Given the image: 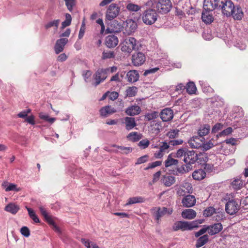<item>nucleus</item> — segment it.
<instances>
[{
  "label": "nucleus",
  "mask_w": 248,
  "mask_h": 248,
  "mask_svg": "<svg viewBox=\"0 0 248 248\" xmlns=\"http://www.w3.org/2000/svg\"><path fill=\"white\" fill-rule=\"evenodd\" d=\"M237 140L234 138H231L229 139H227L224 140V142L226 143V144H223L222 146V148H227L228 145H234L236 144Z\"/></svg>",
  "instance_id": "3c124183"
},
{
  "label": "nucleus",
  "mask_w": 248,
  "mask_h": 248,
  "mask_svg": "<svg viewBox=\"0 0 248 248\" xmlns=\"http://www.w3.org/2000/svg\"><path fill=\"white\" fill-rule=\"evenodd\" d=\"M210 129V125H201L198 133L200 137H203L209 133Z\"/></svg>",
  "instance_id": "473e14b6"
},
{
  "label": "nucleus",
  "mask_w": 248,
  "mask_h": 248,
  "mask_svg": "<svg viewBox=\"0 0 248 248\" xmlns=\"http://www.w3.org/2000/svg\"><path fill=\"white\" fill-rule=\"evenodd\" d=\"M191 169V167L187 164L182 165L180 167L177 166V170L179 173L183 174L189 171Z\"/></svg>",
  "instance_id": "37998d69"
},
{
  "label": "nucleus",
  "mask_w": 248,
  "mask_h": 248,
  "mask_svg": "<svg viewBox=\"0 0 248 248\" xmlns=\"http://www.w3.org/2000/svg\"><path fill=\"white\" fill-rule=\"evenodd\" d=\"M141 109L139 106L137 105L131 106L128 107L125 112L126 114L130 116H134L138 115L140 112Z\"/></svg>",
  "instance_id": "bb28decb"
},
{
  "label": "nucleus",
  "mask_w": 248,
  "mask_h": 248,
  "mask_svg": "<svg viewBox=\"0 0 248 248\" xmlns=\"http://www.w3.org/2000/svg\"><path fill=\"white\" fill-rule=\"evenodd\" d=\"M163 182L166 186H170L175 183V179L174 176H168L164 177Z\"/></svg>",
  "instance_id": "a19ab883"
},
{
  "label": "nucleus",
  "mask_w": 248,
  "mask_h": 248,
  "mask_svg": "<svg viewBox=\"0 0 248 248\" xmlns=\"http://www.w3.org/2000/svg\"><path fill=\"white\" fill-rule=\"evenodd\" d=\"M206 176V173L203 170L200 169L195 170L192 173V177L196 180H202Z\"/></svg>",
  "instance_id": "7c9ffc66"
},
{
  "label": "nucleus",
  "mask_w": 248,
  "mask_h": 248,
  "mask_svg": "<svg viewBox=\"0 0 248 248\" xmlns=\"http://www.w3.org/2000/svg\"><path fill=\"white\" fill-rule=\"evenodd\" d=\"M240 205L234 200L229 201L226 204L225 210L226 212L232 215L235 214L239 209Z\"/></svg>",
  "instance_id": "0eeeda50"
},
{
  "label": "nucleus",
  "mask_w": 248,
  "mask_h": 248,
  "mask_svg": "<svg viewBox=\"0 0 248 248\" xmlns=\"http://www.w3.org/2000/svg\"><path fill=\"white\" fill-rule=\"evenodd\" d=\"M186 92L190 94L195 93L197 88L193 82L190 81L188 82L186 86Z\"/></svg>",
  "instance_id": "ea45409f"
},
{
  "label": "nucleus",
  "mask_w": 248,
  "mask_h": 248,
  "mask_svg": "<svg viewBox=\"0 0 248 248\" xmlns=\"http://www.w3.org/2000/svg\"><path fill=\"white\" fill-rule=\"evenodd\" d=\"M179 131L177 129L171 130L167 133V136L170 138H175L176 137L179 133Z\"/></svg>",
  "instance_id": "0e129e2a"
},
{
  "label": "nucleus",
  "mask_w": 248,
  "mask_h": 248,
  "mask_svg": "<svg viewBox=\"0 0 248 248\" xmlns=\"http://www.w3.org/2000/svg\"><path fill=\"white\" fill-rule=\"evenodd\" d=\"M92 74V72L90 70H85L83 72L82 76L86 82H88L89 81V79L90 78Z\"/></svg>",
  "instance_id": "680f3d73"
},
{
  "label": "nucleus",
  "mask_w": 248,
  "mask_h": 248,
  "mask_svg": "<svg viewBox=\"0 0 248 248\" xmlns=\"http://www.w3.org/2000/svg\"><path fill=\"white\" fill-rule=\"evenodd\" d=\"M108 69L103 68L98 69L93 75V78L95 80L94 85H99L101 82L104 81L108 77Z\"/></svg>",
  "instance_id": "423d86ee"
},
{
  "label": "nucleus",
  "mask_w": 248,
  "mask_h": 248,
  "mask_svg": "<svg viewBox=\"0 0 248 248\" xmlns=\"http://www.w3.org/2000/svg\"><path fill=\"white\" fill-rule=\"evenodd\" d=\"M31 112V109L29 108L20 112L17 114V116L19 118H25V122L29 124H35V117L32 115L28 116Z\"/></svg>",
  "instance_id": "9b49d317"
},
{
  "label": "nucleus",
  "mask_w": 248,
  "mask_h": 248,
  "mask_svg": "<svg viewBox=\"0 0 248 248\" xmlns=\"http://www.w3.org/2000/svg\"><path fill=\"white\" fill-rule=\"evenodd\" d=\"M148 158V156L147 155H144L140 157H139L136 163V164H140L146 162Z\"/></svg>",
  "instance_id": "774afa93"
},
{
  "label": "nucleus",
  "mask_w": 248,
  "mask_h": 248,
  "mask_svg": "<svg viewBox=\"0 0 248 248\" xmlns=\"http://www.w3.org/2000/svg\"><path fill=\"white\" fill-rule=\"evenodd\" d=\"M211 11L204 10L202 12V21L206 24H210L213 20L214 18L212 14L209 12Z\"/></svg>",
  "instance_id": "393cba45"
},
{
  "label": "nucleus",
  "mask_w": 248,
  "mask_h": 248,
  "mask_svg": "<svg viewBox=\"0 0 248 248\" xmlns=\"http://www.w3.org/2000/svg\"><path fill=\"white\" fill-rule=\"evenodd\" d=\"M21 233L26 237H28L30 235V231L27 227L24 226L20 229Z\"/></svg>",
  "instance_id": "e2e57ef3"
},
{
  "label": "nucleus",
  "mask_w": 248,
  "mask_h": 248,
  "mask_svg": "<svg viewBox=\"0 0 248 248\" xmlns=\"http://www.w3.org/2000/svg\"><path fill=\"white\" fill-rule=\"evenodd\" d=\"M183 218L187 219H192L196 216V212L193 209H187L184 210L181 214Z\"/></svg>",
  "instance_id": "b1692460"
},
{
  "label": "nucleus",
  "mask_w": 248,
  "mask_h": 248,
  "mask_svg": "<svg viewBox=\"0 0 248 248\" xmlns=\"http://www.w3.org/2000/svg\"><path fill=\"white\" fill-rule=\"evenodd\" d=\"M2 186L5 188L6 192L10 191H19L20 188L17 187V185L12 183L8 182H4L2 184Z\"/></svg>",
  "instance_id": "c756f323"
},
{
  "label": "nucleus",
  "mask_w": 248,
  "mask_h": 248,
  "mask_svg": "<svg viewBox=\"0 0 248 248\" xmlns=\"http://www.w3.org/2000/svg\"><path fill=\"white\" fill-rule=\"evenodd\" d=\"M213 99V103L214 106H216L217 107H220L223 105L224 102L222 98H219L218 97H215L212 99Z\"/></svg>",
  "instance_id": "6e6d98bb"
},
{
  "label": "nucleus",
  "mask_w": 248,
  "mask_h": 248,
  "mask_svg": "<svg viewBox=\"0 0 248 248\" xmlns=\"http://www.w3.org/2000/svg\"><path fill=\"white\" fill-rule=\"evenodd\" d=\"M142 19L143 23L145 24L152 25L157 19V14L155 10H147L143 13Z\"/></svg>",
  "instance_id": "7ed1b4c3"
},
{
  "label": "nucleus",
  "mask_w": 248,
  "mask_h": 248,
  "mask_svg": "<svg viewBox=\"0 0 248 248\" xmlns=\"http://www.w3.org/2000/svg\"><path fill=\"white\" fill-rule=\"evenodd\" d=\"M4 210L12 214H16L19 210V207L15 203H10L5 207Z\"/></svg>",
  "instance_id": "2f4dec72"
},
{
  "label": "nucleus",
  "mask_w": 248,
  "mask_h": 248,
  "mask_svg": "<svg viewBox=\"0 0 248 248\" xmlns=\"http://www.w3.org/2000/svg\"><path fill=\"white\" fill-rule=\"evenodd\" d=\"M178 162L179 161L177 159H173L171 157V154H170L165 161V166L168 168L173 165L177 166Z\"/></svg>",
  "instance_id": "c9c22d12"
},
{
  "label": "nucleus",
  "mask_w": 248,
  "mask_h": 248,
  "mask_svg": "<svg viewBox=\"0 0 248 248\" xmlns=\"http://www.w3.org/2000/svg\"><path fill=\"white\" fill-rule=\"evenodd\" d=\"M116 112V109L111 106H106L102 107L99 110L101 116L106 117Z\"/></svg>",
  "instance_id": "412c9836"
},
{
  "label": "nucleus",
  "mask_w": 248,
  "mask_h": 248,
  "mask_svg": "<svg viewBox=\"0 0 248 248\" xmlns=\"http://www.w3.org/2000/svg\"><path fill=\"white\" fill-rule=\"evenodd\" d=\"M209 240V236L207 234H204L200 237L196 241V247L198 248L204 245Z\"/></svg>",
  "instance_id": "72a5a7b5"
},
{
  "label": "nucleus",
  "mask_w": 248,
  "mask_h": 248,
  "mask_svg": "<svg viewBox=\"0 0 248 248\" xmlns=\"http://www.w3.org/2000/svg\"><path fill=\"white\" fill-rule=\"evenodd\" d=\"M126 8L128 11L130 12H136L140 10L141 6L131 2H128L126 6Z\"/></svg>",
  "instance_id": "f704fd0d"
},
{
  "label": "nucleus",
  "mask_w": 248,
  "mask_h": 248,
  "mask_svg": "<svg viewBox=\"0 0 248 248\" xmlns=\"http://www.w3.org/2000/svg\"><path fill=\"white\" fill-rule=\"evenodd\" d=\"M154 210L155 211V219L158 222L160 218L166 214L170 215L172 210H168L166 207H155Z\"/></svg>",
  "instance_id": "ddd939ff"
},
{
  "label": "nucleus",
  "mask_w": 248,
  "mask_h": 248,
  "mask_svg": "<svg viewBox=\"0 0 248 248\" xmlns=\"http://www.w3.org/2000/svg\"><path fill=\"white\" fill-rule=\"evenodd\" d=\"M68 41L67 38H61L56 41L54 47L56 54H58L63 50L64 46L67 43Z\"/></svg>",
  "instance_id": "a211bd4d"
},
{
  "label": "nucleus",
  "mask_w": 248,
  "mask_h": 248,
  "mask_svg": "<svg viewBox=\"0 0 248 248\" xmlns=\"http://www.w3.org/2000/svg\"><path fill=\"white\" fill-rule=\"evenodd\" d=\"M60 20L59 19H56L53 21H51L46 23L45 27L46 29H48L51 27H55L56 29L58 28V27L60 24Z\"/></svg>",
  "instance_id": "49530a36"
},
{
  "label": "nucleus",
  "mask_w": 248,
  "mask_h": 248,
  "mask_svg": "<svg viewBox=\"0 0 248 248\" xmlns=\"http://www.w3.org/2000/svg\"><path fill=\"white\" fill-rule=\"evenodd\" d=\"M127 81L131 83H134L139 80L140 75L138 72L135 70H130L126 74Z\"/></svg>",
  "instance_id": "4be33fe9"
},
{
  "label": "nucleus",
  "mask_w": 248,
  "mask_h": 248,
  "mask_svg": "<svg viewBox=\"0 0 248 248\" xmlns=\"http://www.w3.org/2000/svg\"><path fill=\"white\" fill-rule=\"evenodd\" d=\"M81 241L87 248H99L96 244L92 243L89 240L85 238H81Z\"/></svg>",
  "instance_id": "c03bdc74"
},
{
  "label": "nucleus",
  "mask_w": 248,
  "mask_h": 248,
  "mask_svg": "<svg viewBox=\"0 0 248 248\" xmlns=\"http://www.w3.org/2000/svg\"><path fill=\"white\" fill-rule=\"evenodd\" d=\"M215 212V209L213 207H209L203 212V215L206 217L211 216Z\"/></svg>",
  "instance_id": "5fc2aeb1"
},
{
  "label": "nucleus",
  "mask_w": 248,
  "mask_h": 248,
  "mask_svg": "<svg viewBox=\"0 0 248 248\" xmlns=\"http://www.w3.org/2000/svg\"><path fill=\"white\" fill-rule=\"evenodd\" d=\"M119 41L117 36L114 35H108L105 40L106 45L109 48L115 47L118 44Z\"/></svg>",
  "instance_id": "aec40b11"
},
{
  "label": "nucleus",
  "mask_w": 248,
  "mask_h": 248,
  "mask_svg": "<svg viewBox=\"0 0 248 248\" xmlns=\"http://www.w3.org/2000/svg\"><path fill=\"white\" fill-rule=\"evenodd\" d=\"M187 225L188 230H192L195 228H197L199 226V224L197 220H194L192 222H188L187 221Z\"/></svg>",
  "instance_id": "69168bd1"
},
{
  "label": "nucleus",
  "mask_w": 248,
  "mask_h": 248,
  "mask_svg": "<svg viewBox=\"0 0 248 248\" xmlns=\"http://www.w3.org/2000/svg\"><path fill=\"white\" fill-rule=\"evenodd\" d=\"M39 118L45 122L53 124L56 120L55 118L51 117L47 113L44 112H40L38 113Z\"/></svg>",
  "instance_id": "a878e982"
},
{
  "label": "nucleus",
  "mask_w": 248,
  "mask_h": 248,
  "mask_svg": "<svg viewBox=\"0 0 248 248\" xmlns=\"http://www.w3.org/2000/svg\"><path fill=\"white\" fill-rule=\"evenodd\" d=\"M233 111L235 113H237V115L234 116V117H241L244 115V112L242 108L239 107H235L233 108Z\"/></svg>",
  "instance_id": "13d9d810"
},
{
  "label": "nucleus",
  "mask_w": 248,
  "mask_h": 248,
  "mask_svg": "<svg viewBox=\"0 0 248 248\" xmlns=\"http://www.w3.org/2000/svg\"><path fill=\"white\" fill-rule=\"evenodd\" d=\"M159 116V113L157 111H153L151 112L148 113L145 115V120L151 121L155 120L156 118Z\"/></svg>",
  "instance_id": "58836bf2"
},
{
  "label": "nucleus",
  "mask_w": 248,
  "mask_h": 248,
  "mask_svg": "<svg viewBox=\"0 0 248 248\" xmlns=\"http://www.w3.org/2000/svg\"><path fill=\"white\" fill-rule=\"evenodd\" d=\"M115 56V54L113 51H104L102 53V59L103 60H106L108 59L113 58Z\"/></svg>",
  "instance_id": "a18cd8bd"
},
{
  "label": "nucleus",
  "mask_w": 248,
  "mask_h": 248,
  "mask_svg": "<svg viewBox=\"0 0 248 248\" xmlns=\"http://www.w3.org/2000/svg\"><path fill=\"white\" fill-rule=\"evenodd\" d=\"M169 147V145L167 142H163L162 145L160 146L159 150L156 151L154 154V156L156 158H161L165 154L168 153Z\"/></svg>",
  "instance_id": "6ab92c4d"
},
{
  "label": "nucleus",
  "mask_w": 248,
  "mask_h": 248,
  "mask_svg": "<svg viewBox=\"0 0 248 248\" xmlns=\"http://www.w3.org/2000/svg\"><path fill=\"white\" fill-rule=\"evenodd\" d=\"M65 2V5L70 12H72L74 6L76 4L75 0H64Z\"/></svg>",
  "instance_id": "603ef678"
},
{
  "label": "nucleus",
  "mask_w": 248,
  "mask_h": 248,
  "mask_svg": "<svg viewBox=\"0 0 248 248\" xmlns=\"http://www.w3.org/2000/svg\"><path fill=\"white\" fill-rule=\"evenodd\" d=\"M145 201L144 198L140 196L133 197L128 199L125 206L130 205L135 203H142Z\"/></svg>",
  "instance_id": "cd10ccee"
},
{
  "label": "nucleus",
  "mask_w": 248,
  "mask_h": 248,
  "mask_svg": "<svg viewBox=\"0 0 248 248\" xmlns=\"http://www.w3.org/2000/svg\"><path fill=\"white\" fill-rule=\"evenodd\" d=\"M138 49V43L134 37L126 38L122 44L121 50L123 52L130 53L133 50Z\"/></svg>",
  "instance_id": "f03ea898"
},
{
  "label": "nucleus",
  "mask_w": 248,
  "mask_h": 248,
  "mask_svg": "<svg viewBox=\"0 0 248 248\" xmlns=\"http://www.w3.org/2000/svg\"><path fill=\"white\" fill-rule=\"evenodd\" d=\"M39 209L41 215L48 223H52V217L49 215L43 206H39Z\"/></svg>",
  "instance_id": "4c0bfd02"
},
{
  "label": "nucleus",
  "mask_w": 248,
  "mask_h": 248,
  "mask_svg": "<svg viewBox=\"0 0 248 248\" xmlns=\"http://www.w3.org/2000/svg\"><path fill=\"white\" fill-rule=\"evenodd\" d=\"M208 233L213 235L219 232L223 229L222 224L220 223H215L214 224L206 226Z\"/></svg>",
  "instance_id": "2eb2a0df"
},
{
  "label": "nucleus",
  "mask_w": 248,
  "mask_h": 248,
  "mask_svg": "<svg viewBox=\"0 0 248 248\" xmlns=\"http://www.w3.org/2000/svg\"><path fill=\"white\" fill-rule=\"evenodd\" d=\"M232 129L231 127H228L226 129L222 131L221 132L219 133V135H217V136L222 137L223 136H226L228 134L232 133Z\"/></svg>",
  "instance_id": "338daca9"
},
{
  "label": "nucleus",
  "mask_w": 248,
  "mask_h": 248,
  "mask_svg": "<svg viewBox=\"0 0 248 248\" xmlns=\"http://www.w3.org/2000/svg\"><path fill=\"white\" fill-rule=\"evenodd\" d=\"M204 140H203V144L201 147V149L202 150L207 151L213 147V143L211 141H210L206 143H204Z\"/></svg>",
  "instance_id": "bf43d9fd"
},
{
  "label": "nucleus",
  "mask_w": 248,
  "mask_h": 248,
  "mask_svg": "<svg viewBox=\"0 0 248 248\" xmlns=\"http://www.w3.org/2000/svg\"><path fill=\"white\" fill-rule=\"evenodd\" d=\"M137 91V88L136 87H129L126 90L127 95L129 97H132L136 95Z\"/></svg>",
  "instance_id": "864d4df0"
},
{
  "label": "nucleus",
  "mask_w": 248,
  "mask_h": 248,
  "mask_svg": "<svg viewBox=\"0 0 248 248\" xmlns=\"http://www.w3.org/2000/svg\"><path fill=\"white\" fill-rule=\"evenodd\" d=\"M203 137L195 136L191 138L188 140V144L192 148H201L203 144Z\"/></svg>",
  "instance_id": "f8f14e48"
},
{
  "label": "nucleus",
  "mask_w": 248,
  "mask_h": 248,
  "mask_svg": "<svg viewBox=\"0 0 248 248\" xmlns=\"http://www.w3.org/2000/svg\"><path fill=\"white\" fill-rule=\"evenodd\" d=\"M172 229L174 231L181 230L183 231L188 230L187 221H177L172 226Z\"/></svg>",
  "instance_id": "5701e85b"
},
{
  "label": "nucleus",
  "mask_w": 248,
  "mask_h": 248,
  "mask_svg": "<svg viewBox=\"0 0 248 248\" xmlns=\"http://www.w3.org/2000/svg\"><path fill=\"white\" fill-rule=\"evenodd\" d=\"M65 20L62 22V29L65 28L67 26H69L71 22L72 17L69 14L67 13L65 14Z\"/></svg>",
  "instance_id": "de8ad7c7"
},
{
  "label": "nucleus",
  "mask_w": 248,
  "mask_h": 248,
  "mask_svg": "<svg viewBox=\"0 0 248 248\" xmlns=\"http://www.w3.org/2000/svg\"><path fill=\"white\" fill-rule=\"evenodd\" d=\"M146 57L142 52H136L132 56V63L135 66L141 65L144 63Z\"/></svg>",
  "instance_id": "6e6552de"
},
{
  "label": "nucleus",
  "mask_w": 248,
  "mask_h": 248,
  "mask_svg": "<svg viewBox=\"0 0 248 248\" xmlns=\"http://www.w3.org/2000/svg\"><path fill=\"white\" fill-rule=\"evenodd\" d=\"M231 16L235 20H241L244 16L241 7L239 5H234L233 9H232V13L230 14V16Z\"/></svg>",
  "instance_id": "f3484780"
},
{
  "label": "nucleus",
  "mask_w": 248,
  "mask_h": 248,
  "mask_svg": "<svg viewBox=\"0 0 248 248\" xmlns=\"http://www.w3.org/2000/svg\"><path fill=\"white\" fill-rule=\"evenodd\" d=\"M125 33L130 35L136 30L137 25L136 22L132 19H127L125 21Z\"/></svg>",
  "instance_id": "4468645a"
},
{
  "label": "nucleus",
  "mask_w": 248,
  "mask_h": 248,
  "mask_svg": "<svg viewBox=\"0 0 248 248\" xmlns=\"http://www.w3.org/2000/svg\"><path fill=\"white\" fill-rule=\"evenodd\" d=\"M196 201V198L194 196L187 195L183 198L182 203L183 206L185 207H191L195 204Z\"/></svg>",
  "instance_id": "dca6fc26"
},
{
  "label": "nucleus",
  "mask_w": 248,
  "mask_h": 248,
  "mask_svg": "<svg viewBox=\"0 0 248 248\" xmlns=\"http://www.w3.org/2000/svg\"><path fill=\"white\" fill-rule=\"evenodd\" d=\"M125 74V72H122L121 73H117L115 75L113 76L111 78L110 81H117V82H121L122 81L124 75Z\"/></svg>",
  "instance_id": "79ce46f5"
},
{
  "label": "nucleus",
  "mask_w": 248,
  "mask_h": 248,
  "mask_svg": "<svg viewBox=\"0 0 248 248\" xmlns=\"http://www.w3.org/2000/svg\"><path fill=\"white\" fill-rule=\"evenodd\" d=\"M120 8L115 3H111L108 7L106 13V19L108 20H112L119 14Z\"/></svg>",
  "instance_id": "20e7f679"
},
{
  "label": "nucleus",
  "mask_w": 248,
  "mask_h": 248,
  "mask_svg": "<svg viewBox=\"0 0 248 248\" xmlns=\"http://www.w3.org/2000/svg\"><path fill=\"white\" fill-rule=\"evenodd\" d=\"M113 147H117L118 149L120 150V152L122 154H128L132 152V149L130 147H124L121 146H117L116 145H113Z\"/></svg>",
  "instance_id": "09e8293b"
},
{
  "label": "nucleus",
  "mask_w": 248,
  "mask_h": 248,
  "mask_svg": "<svg viewBox=\"0 0 248 248\" xmlns=\"http://www.w3.org/2000/svg\"><path fill=\"white\" fill-rule=\"evenodd\" d=\"M159 115L163 122H169L173 118V111L170 108H165L161 111Z\"/></svg>",
  "instance_id": "9d476101"
},
{
  "label": "nucleus",
  "mask_w": 248,
  "mask_h": 248,
  "mask_svg": "<svg viewBox=\"0 0 248 248\" xmlns=\"http://www.w3.org/2000/svg\"><path fill=\"white\" fill-rule=\"evenodd\" d=\"M123 28V25L119 23L118 21L114 20L110 25V32H119Z\"/></svg>",
  "instance_id": "c85d7f7f"
},
{
  "label": "nucleus",
  "mask_w": 248,
  "mask_h": 248,
  "mask_svg": "<svg viewBox=\"0 0 248 248\" xmlns=\"http://www.w3.org/2000/svg\"><path fill=\"white\" fill-rule=\"evenodd\" d=\"M150 144V141L149 140L147 139L142 140H140L139 143L138 145L142 149H145L148 147Z\"/></svg>",
  "instance_id": "052dcab7"
},
{
  "label": "nucleus",
  "mask_w": 248,
  "mask_h": 248,
  "mask_svg": "<svg viewBox=\"0 0 248 248\" xmlns=\"http://www.w3.org/2000/svg\"><path fill=\"white\" fill-rule=\"evenodd\" d=\"M183 188L186 190V192L192 193V187L191 184L188 182H185L181 186Z\"/></svg>",
  "instance_id": "4d7b16f0"
},
{
  "label": "nucleus",
  "mask_w": 248,
  "mask_h": 248,
  "mask_svg": "<svg viewBox=\"0 0 248 248\" xmlns=\"http://www.w3.org/2000/svg\"><path fill=\"white\" fill-rule=\"evenodd\" d=\"M155 8L158 13L166 14L170 11L171 3L170 0H159L155 4Z\"/></svg>",
  "instance_id": "39448f33"
},
{
  "label": "nucleus",
  "mask_w": 248,
  "mask_h": 248,
  "mask_svg": "<svg viewBox=\"0 0 248 248\" xmlns=\"http://www.w3.org/2000/svg\"><path fill=\"white\" fill-rule=\"evenodd\" d=\"M223 3L220 9L222 13L227 16H230V14L234 8V4L231 0H226Z\"/></svg>",
  "instance_id": "1a4fd4ad"
},
{
  "label": "nucleus",
  "mask_w": 248,
  "mask_h": 248,
  "mask_svg": "<svg viewBox=\"0 0 248 248\" xmlns=\"http://www.w3.org/2000/svg\"><path fill=\"white\" fill-rule=\"evenodd\" d=\"M174 156L177 158L184 157V162L190 167L191 165L195 163L198 159L197 153L193 150L190 151L186 148H180L178 150Z\"/></svg>",
  "instance_id": "f257e3e1"
},
{
  "label": "nucleus",
  "mask_w": 248,
  "mask_h": 248,
  "mask_svg": "<svg viewBox=\"0 0 248 248\" xmlns=\"http://www.w3.org/2000/svg\"><path fill=\"white\" fill-rule=\"evenodd\" d=\"M243 182L240 179H235L232 183V186L234 189H240L243 186Z\"/></svg>",
  "instance_id": "8fccbe9b"
},
{
  "label": "nucleus",
  "mask_w": 248,
  "mask_h": 248,
  "mask_svg": "<svg viewBox=\"0 0 248 248\" xmlns=\"http://www.w3.org/2000/svg\"><path fill=\"white\" fill-rule=\"evenodd\" d=\"M142 135L140 133L137 132H132L130 133L127 136V138L132 141H137L141 139Z\"/></svg>",
  "instance_id": "e433bc0d"
}]
</instances>
